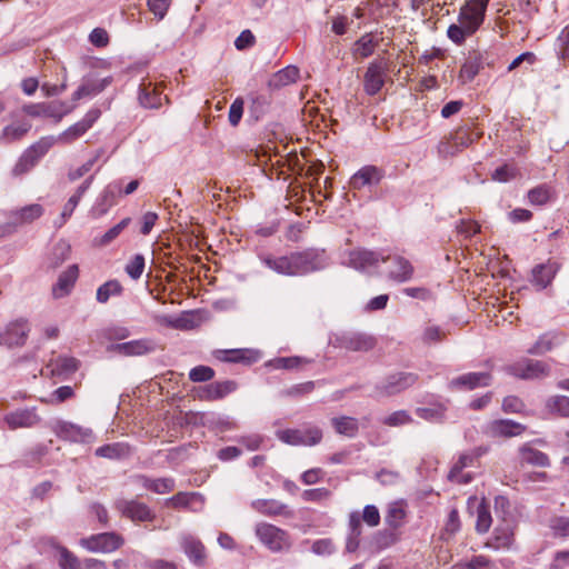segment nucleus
<instances>
[{"label": "nucleus", "mask_w": 569, "mask_h": 569, "mask_svg": "<svg viewBox=\"0 0 569 569\" xmlns=\"http://www.w3.org/2000/svg\"><path fill=\"white\" fill-rule=\"evenodd\" d=\"M490 0H467L459 9L458 21L448 27L447 37L457 46L465 43L483 24Z\"/></svg>", "instance_id": "1"}, {"label": "nucleus", "mask_w": 569, "mask_h": 569, "mask_svg": "<svg viewBox=\"0 0 569 569\" xmlns=\"http://www.w3.org/2000/svg\"><path fill=\"white\" fill-rule=\"evenodd\" d=\"M268 268L286 276L303 274L323 267V257L316 251L297 252L286 257L264 259Z\"/></svg>", "instance_id": "2"}, {"label": "nucleus", "mask_w": 569, "mask_h": 569, "mask_svg": "<svg viewBox=\"0 0 569 569\" xmlns=\"http://www.w3.org/2000/svg\"><path fill=\"white\" fill-rule=\"evenodd\" d=\"M482 136L481 131L476 130L475 124L459 127L449 138L441 141L438 151L441 156H455L465 148L471 146Z\"/></svg>", "instance_id": "3"}, {"label": "nucleus", "mask_w": 569, "mask_h": 569, "mask_svg": "<svg viewBox=\"0 0 569 569\" xmlns=\"http://www.w3.org/2000/svg\"><path fill=\"white\" fill-rule=\"evenodd\" d=\"M254 532L259 541L272 552L288 550L291 547L289 533L268 522H258Z\"/></svg>", "instance_id": "4"}, {"label": "nucleus", "mask_w": 569, "mask_h": 569, "mask_svg": "<svg viewBox=\"0 0 569 569\" xmlns=\"http://www.w3.org/2000/svg\"><path fill=\"white\" fill-rule=\"evenodd\" d=\"M276 436L280 441L290 446H316L322 439V431L318 427L310 426L278 430Z\"/></svg>", "instance_id": "5"}, {"label": "nucleus", "mask_w": 569, "mask_h": 569, "mask_svg": "<svg viewBox=\"0 0 569 569\" xmlns=\"http://www.w3.org/2000/svg\"><path fill=\"white\" fill-rule=\"evenodd\" d=\"M72 109L73 106L60 100L41 103H29L24 104L22 108L23 112L30 117L53 118L57 122L61 121V119L70 113Z\"/></svg>", "instance_id": "6"}, {"label": "nucleus", "mask_w": 569, "mask_h": 569, "mask_svg": "<svg viewBox=\"0 0 569 569\" xmlns=\"http://www.w3.org/2000/svg\"><path fill=\"white\" fill-rule=\"evenodd\" d=\"M388 64L385 60H375L366 69L363 74V90L369 96L377 94L386 83Z\"/></svg>", "instance_id": "7"}, {"label": "nucleus", "mask_w": 569, "mask_h": 569, "mask_svg": "<svg viewBox=\"0 0 569 569\" xmlns=\"http://www.w3.org/2000/svg\"><path fill=\"white\" fill-rule=\"evenodd\" d=\"M123 545V538L116 532L92 535L80 540V546L91 552H112Z\"/></svg>", "instance_id": "8"}, {"label": "nucleus", "mask_w": 569, "mask_h": 569, "mask_svg": "<svg viewBox=\"0 0 569 569\" xmlns=\"http://www.w3.org/2000/svg\"><path fill=\"white\" fill-rule=\"evenodd\" d=\"M330 343L335 348H341L349 351H368L373 348L375 340L363 333L343 332L336 335L330 340Z\"/></svg>", "instance_id": "9"}, {"label": "nucleus", "mask_w": 569, "mask_h": 569, "mask_svg": "<svg viewBox=\"0 0 569 569\" xmlns=\"http://www.w3.org/2000/svg\"><path fill=\"white\" fill-rule=\"evenodd\" d=\"M99 117H100V110H98V109L89 110L80 121L72 124L63 132H61L57 137L56 141L58 143H62V144H70L72 142H74L77 139L82 137L93 126V123L99 119Z\"/></svg>", "instance_id": "10"}, {"label": "nucleus", "mask_w": 569, "mask_h": 569, "mask_svg": "<svg viewBox=\"0 0 569 569\" xmlns=\"http://www.w3.org/2000/svg\"><path fill=\"white\" fill-rule=\"evenodd\" d=\"M3 421L8 429L17 430L20 428H33L41 421V418L37 413L36 408H24L6 413Z\"/></svg>", "instance_id": "11"}, {"label": "nucleus", "mask_w": 569, "mask_h": 569, "mask_svg": "<svg viewBox=\"0 0 569 569\" xmlns=\"http://www.w3.org/2000/svg\"><path fill=\"white\" fill-rule=\"evenodd\" d=\"M116 509L132 521H151L154 517L147 505L134 500H117Z\"/></svg>", "instance_id": "12"}, {"label": "nucleus", "mask_w": 569, "mask_h": 569, "mask_svg": "<svg viewBox=\"0 0 569 569\" xmlns=\"http://www.w3.org/2000/svg\"><path fill=\"white\" fill-rule=\"evenodd\" d=\"M44 213V208L40 203H30L8 212L9 223L14 227L32 223Z\"/></svg>", "instance_id": "13"}, {"label": "nucleus", "mask_w": 569, "mask_h": 569, "mask_svg": "<svg viewBox=\"0 0 569 569\" xmlns=\"http://www.w3.org/2000/svg\"><path fill=\"white\" fill-rule=\"evenodd\" d=\"M417 380L413 373L399 372L389 376L378 387V393L381 396H391L411 387Z\"/></svg>", "instance_id": "14"}, {"label": "nucleus", "mask_w": 569, "mask_h": 569, "mask_svg": "<svg viewBox=\"0 0 569 569\" xmlns=\"http://www.w3.org/2000/svg\"><path fill=\"white\" fill-rule=\"evenodd\" d=\"M250 506L254 511L266 517H293V511L289 506L276 499H256Z\"/></svg>", "instance_id": "15"}, {"label": "nucleus", "mask_w": 569, "mask_h": 569, "mask_svg": "<svg viewBox=\"0 0 569 569\" xmlns=\"http://www.w3.org/2000/svg\"><path fill=\"white\" fill-rule=\"evenodd\" d=\"M121 188L120 183L111 182L109 183L103 191L97 198L96 203L91 208V216L93 218H100L104 216L110 208H112L117 203V196L120 193Z\"/></svg>", "instance_id": "16"}, {"label": "nucleus", "mask_w": 569, "mask_h": 569, "mask_svg": "<svg viewBox=\"0 0 569 569\" xmlns=\"http://www.w3.org/2000/svg\"><path fill=\"white\" fill-rule=\"evenodd\" d=\"M78 360L72 357H52L46 368L41 370V375L47 377L68 376L78 369Z\"/></svg>", "instance_id": "17"}, {"label": "nucleus", "mask_w": 569, "mask_h": 569, "mask_svg": "<svg viewBox=\"0 0 569 569\" xmlns=\"http://www.w3.org/2000/svg\"><path fill=\"white\" fill-rule=\"evenodd\" d=\"M54 432L59 438L73 442H90L93 437L90 429L69 422H58Z\"/></svg>", "instance_id": "18"}, {"label": "nucleus", "mask_w": 569, "mask_h": 569, "mask_svg": "<svg viewBox=\"0 0 569 569\" xmlns=\"http://www.w3.org/2000/svg\"><path fill=\"white\" fill-rule=\"evenodd\" d=\"M139 101L144 108H159L163 102L168 101L167 96L162 94L160 86L153 84L151 81H143L140 84Z\"/></svg>", "instance_id": "19"}, {"label": "nucleus", "mask_w": 569, "mask_h": 569, "mask_svg": "<svg viewBox=\"0 0 569 569\" xmlns=\"http://www.w3.org/2000/svg\"><path fill=\"white\" fill-rule=\"evenodd\" d=\"M515 541V526L512 522L505 520L501 526H498L492 538L486 543L487 547L495 550L510 549Z\"/></svg>", "instance_id": "20"}, {"label": "nucleus", "mask_w": 569, "mask_h": 569, "mask_svg": "<svg viewBox=\"0 0 569 569\" xmlns=\"http://www.w3.org/2000/svg\"><path fill=\"white\" fill-rule=\"evenodd\" d=\"M508 371L522 379H532L545 376L547 366L539 360H525L508 367Z\"/></svg>", "instance_id": "21"}, {"label": "nucleus", "mask_w": 569, "mask_h": 569, "mask_svg": "<svg viewBox=\"0 0 569 569\" xmlns=\"http://www.w3.org/2000/svg\"><path fill=\"white\" fill-rule=\"evenodd\" d=\"M565 336L559 331H548L541 335L537 341L527 350L530 355L541 356L561 346Z\"/></svg>", "instance_id": "22"}, {"label": "nucleus", "mask_w": 569, "mask_h": 569, "mask_svg": "<svg viewBox=\"0 0 569 569\" xmlns=\"http://www.w3.org/2000/svg\"><path fill=\"white\" fill-rule=\"evenodd\" d=\"M28 331L29 328L26 321L12 322L0 333V345L7 347L20 346L24 342Z\"/></svg>", "instance_id": "23"}, {"label": "nucleus", "mask_w": 569, "mask_h": 569, "mask_svg": "<svg viewBox=\"0 0 569 569\" xmlns=\"http://www.w3.org/2000/svg\"><path fill=\"white\" fill-rule=\"evenodd\" d=\"M79 276V269L77 264H71L67 270L60 273L57 283L52 288V295L56 299L68 296Z\"/></svg>", "instance_id": "24"}, {"label": "nucleus", "mask_w": 569, "mask_h": 569, "mask_svg": "<svg viewBox=\"0 0 569 569\" xmlns=\"http://www.w3.org/2000/svg\"><path fill=\"white\" fill-rule=\"evenodd\" d=\"M380 261L386 262V258L378 252L358 250L350 253V264L358 270L367 271L378 266Z\"/></svg>", "instance_id": "25"}, {"label": "nucleus", "mask_w": 569, "mask_h": 569, "mask_svg": "<svg viewBox=\"0 0 569 569\" xmlns=\"http://www.w3.org/2000/svg\"><path fill=\"white\" fill-rule=\"evenodd\" d=\"M525 427L511 420H495L487 427L490 437H515L523 432Z\"/></svg>", "instance_id": "26"}, {"label": "nucleus", "mask_w": 569, "mask_h": 569, "mask_svg": "<svg viewBox=\"0 0 569 569\" xmlns=\"http://www.w3.org/2000/svg\"><path fill=\"white\" fill-rule=\"evenodd\" d=\"M491 382V376L488 372H469L450 381V387H463L466 389H475L477 387H486Z\"/></svg>", "instance_id": "27"}, {"label": "nucleus", "mask_w": 569, "mask_h": 569, "mask_svg": "<svg viewBox=\"0 0 569 569\" xmlns=\"http://www.w3.org/2000/svg\"><path fill=\"white\" fill-rule=\"evenodd\" d=\"M559 266L555 261H548L546 263H541L536 266L532 269V282L539 289L546 288L552 281L556 276Z\"/></svg>", "instance_id": "28"}, {"label": "nucleus", "mask_w": 569, "mask_h": 569, "mask_svg": "<svg viewBox=\"0 0 569 569\" xmlns=\"http://www.w3.org/2000/svg\"><path fill=\"white\" fill-rule=\"evenodd\" d=\"M150 341L140 339L128 342L117 343L112 346L111 350L121 356H142L152 350Z\"/></svg>", "instance_id": "29"}, {"label": "nucleus", "mask_w": 569, "mask_h": 569, "mask_svg": "<svg viewBox=\"0 0 569 569\" xmlns=\"http://www.w3.org/2000/svg\"><path fill=\"white\" fill-rule=\"evenodd\" d=\"M518 461L520 466L531 465L537 467H546L549 465L547 455L535 449L530 443H525L519 448Z\"/></svg>", "instance_id": "30"}, {"label": "nucleus", "mask_w": 569, "mask_h": 569, "mask_svg": "<svg viewBox=\"0 0 569 569\" xmlns=\"http://www.w3.org/2000/svg\"><path fill=\"white\" fill-rule=\"evenodd\" d=\"M93 181V176L88 177L76 190V192L68 199L66 204L63 206L62 212H61V222L59 226H62L66 223V221L72 216L74 209L79 204L81 198L83 194L88 191L91 183Z\"/></svg>", "instance_id": "31"}, {"label": "nucleus", "mask_w": 569, "mask_h": 569, "mask_svg": "<svg viewBox=\"0 0 569 569\" xmlns=\"http://www.w3.org/2000/svg\"><path fill=\"white\" fill-rule=\"evenodd\" d=\"M380 179V171L376 167L367 166L351 177L350 186L359 190L366 186L378 183Z\"/></svg>", "instance_id": "32"}, {"label": "nucleus", "mask_w": 569, "mask_h": 569, "mask_svg": "<svg viewBox=\"0 0 569 569\" xmlns=\"http://www.w3.org/2000/svg\"><path fill=\"white\" fill-rule=\"evenodd\" d=\"M481 450L478 449L476 453H466L461 455L459 460L451 468L448 478L451 481H456L458 483H467L470 481V475H461L463 468L471 466L473 463L475 458L481 455Z\"/></svg>", "instance_id": "33"}, {"label": "nucleus", "mask_w": 569, "mask_h": 569, "mask_svg": "<svg viewBox=\"0 0 569 569\" xmlns=\"http://www.w3.org/2000/svg\"><path fill=\"white\" fill-rule=\"evenodd\" d=\"M389 262L390 263V267H389V277L399 281V282H403V281H407L408 279H410V277L412 276V267L411 264L409 263L408 260H406L405 258L402 257H393V258H388L386 259V262Z\"/></svg>", "instance_id": "34"}, {"label": "nucleus", "mask_w": 569, "mask_h": 569, "mask_svg": "<svg viewBox=\"0 0 569 569\" xmlns=\"http://www.w3.org/2000/svg\"><path fill=\"white\" fill-rule=\"evenodd\" d=\"M181 547L191 561L194 563L203 562L206 557L204 546L199 539L190 535H183L181 536Z\"/></svg>", "instance_id": "35"}, {"label": "nucleus", "mask_w": 569, "mask_h": 569, "mask_svg": "<svg viewBox=\"0 0 569 569\" xmlns=\"http://www.w3.org/2000/svg\"><path fill=\"white\" fill-rule=\"evenodd\" d=\"M299 69L295 66H288L276 72L269 80L272 88H281L296 82L299 78Z\"/></svg>", "instance_id": "36"}, {"label": "nucleus", "mask_w": 569, "mask_h": 569, "mask_svg": "<svg viewBox=\"0 0 569 569\" xmlns=\"http://www.w3.org/2000/svg\"><path fill=\"white\" fill-rule=\"evenodd\" d=\"M137 481L146 489L156 493H168L173 490L174 481L170 478L149 479L147 477H137Z\"/></svg>", "instance_id": "37"}, {"label": "nucleus", "mask_w": 569, "mask_h": 569, "mask_svg": "<svg viewBox=\"0 0 569 569\" xmlns=\"http://www.w3.org/2000/svg\"><path fill=\"white\" fill-rule=\"evenodd\" d=\"M111 82L110 78L98 81H87L82 83L72 94V99L78 101L82 98L90 97L101 92Z\"/></svg>", "instance_id": "38"}, {"label": "nucleus", "mask_w": 569, "mask_h": 569, "mask_svg": "<svg viewBox=\"0 0 569 569\" xmlns=\"http://www.w3.org/2000/svg\"><path fill=\"white\" fill-rule=\"evenodd\" d=\"M30 128L31 124L26 121L9 124L3 128L0 139L4 143H11L20 140L30 130Z\"/></svg>", "instance_id": "39"}, {"label": "nucleus", "mask_w": 569, "mask_h": 569, "mask_svg": "<svg viewBox=\"0 0 569 569\" xmlns=\"http://www.w3.org/2000/svg\"><path fill=\"white\" fill-rule=\"evenodd\" d=\"M336 432L347 437H355L359 430V423L352 417H336L331 419Z\"/></svg>", "instance_id": "40"}, {"label": "nucleus", "mask_w": 569, "mask_h": 569, "mask_svg": "<svg viewBox=\"0 0 569 569\" xmlns=\"http://www.w3.org/2000/svg\"><path fill=\"white\" fill-rule=\"evenodd\" d=\"M131 219L124 218L119 223L110 228L100 237H94L93 244L97 247H106L116 240L120 233L130 224Z\"/></svg>", "instance_id": "41"}, {"label": "nucleus", "mask_w": 569, "mask_h": 569, "mask_svg": "<svg viewBox=\"0 0 569 569\" xmlns=\"http://www.w3.org/2000/svg\"><path fill=\"white\" fill-rule=\"evenodd\" d=\"M122 292V286L118 280H109L101 284L97 290V301L106 303L111 297L120 296Z\"/></svg>", "instance_id": "42"}, {"label": "nucleus", "mask_w": 569, "mask_h": 569, "mask_svg": "<svg viewBox=\"0 0 569 569\" xmlns=\"http://www.w3.org/2000/svg\"><path fill=\"white\" fill-rule=\"evenodd\" d=\"M127 455H129V447L120 442L106 445L96 450V456L108 459H118Z\"/></svg>", "instance_id": "43"}, {"label": "nucleus", "mask_w": 569, "mask_h": 569, "mask_svg": "<svg viewBox=\"0 0 569 569\" xmlns=\"http://www.w3.org/2000/svg\"><path fill=\"white\" fill-rule=\"evenodd\" d=\"M406 518V510L402 502H392L388 507L386 522L389 527L399 528Z\"/></svg>", "instance_id": "44"}, {"label": "nucleus", "mask_w": 569, "mask_h": 569, "mask_svg": "<svg viewBox=\"0 0 569 569\" xmlns=\"http://www.w3.org/2000/svg\"><path fill=\"white\" fill-rule=\"evenodd\" d=\"M552 189L547 184H540L528 192V201L532 206H543L551 200Z\"/></svg>", "instance_id": "45"}, {"label": "nucleus", "mask_w": 569, "mask_h": 569, "mask_svg": "<svg viewBox=\"0 0 569 569\" xmlns=\"http://www.w3.org/2000/svg\"><path fill=\"white\" fill-rule=\"evenodd\" d=\"M377 42L371 34H365L356 41L353 46V54L360 58H367L375 51Z\"/></svg>", "instance_id": "46"}, {"label": "nucleus", "mask_w": 569, "mask_h": 569, "mask_svg": "<svg viewBox=\"0 0 569 569\" xmlns=\"http://www.w3.org/2000/svg\"><path fill=\"white\" fill-rule=\"evenodd\" d=\"M41 144H38L32 150L27 151L16 163V166L12 169V174L16 177H19L21 174L27 173L37 161V158L33 156L37 148H40Z\"/></svg>", "instance_id": "47"}, {"label": "nucleus", "mask_w": 569, "mask_h": 569, "mask_svg": "<svg viewBox=\"0 0 569 569\" xmlns=\"http://www.w3.org/2000/svg\"><path fill=\"white\" fill-rule=\"evenodd\" d=\"M447 408L443 403H436L429 407L417 408L416 413L429 421H440L445 417Z\"/></svg>", "instance_id": "48"}, {"label": "nucleus", "mask_w": 569, "mask_h": 569, "mask_svg": "<svg viewBox=\"0 0 569 569\" xmlns=\"http://www.w3.org/2000/svg\"><path fill=\"white\" fill-rule=\"evenodd\" d=\"M491 561L486 556H476L470 560L459 561L453 566V569H490Z\"/></svg>", "instance_id": "49"}, {"label": "nucleus", "mask_w": 569, "mask_h": 569, "mask_svg": "<svg viewBox=\"0 0 569 569\" xmlns=\"http://www.w3.org/2000/svg\"><path fill=\"white\" fill-rule=\"evenodd\" d=\"M490 526H491L490 512L488 510V507L483 502H481L477 509L476 530L479 533H485L489 530Z\"/></svg>", "instance_id": "50"}, {"label": "nucleus", "mask_w": 569, "mask_h": 569, "mask_svg": "<svg viewBox=\"0 0 569 569\" xmlns=\"http://www.w3.org/2000/svg\"><path fill=\"white\" fill-rule=\"evenodd\" d=\"M74 395L73 389L70 386H63L54 390L50 397L42 398L41 401L49 405H58L61 403Z\"/></svg>", "instance_id": "51"}, {"label": "nucleus", "mask_w": 569, "mask_h": 569, "mask_svg": "<svg viewBox=\"0 0 569 569\" xmlns=\"http://www.w3.org/2000/svg\"><path fill=\"white\" fill-rule=\"evenodd\" d=\"M144 270V257L140 253L134 254L132 259L126 266V272L128 276L137 280L141 277Z\"/></svg>", "instance_id": "52"}, {"label": "nucleus", "mask_w": 569, "mask_h": 569, "mask_svg": "<svg viewBox=\"0 0 569 569\" xmlns=\"http://www.w3.org/2000/svg\"><path fill=\"white\" fill-rule=\"evenodd\" d=\"M459 530H460L459 515L456 509H452L448 515L441 537L443 539H448V538L452 537L455 533H457Z\"/></svg>", "instance_id": "53"}, {"label": "nucleus", "mask_w": 569, "mask_h": 569, "mask_svg": "<svg viewBox=\"0 0 569 569\" xmlns=\"http://www.w3.org/2000/svg\"><path fill=\"white\" fill-rule=\"evenodd\" d=\"M244 350L231 349V350H216L213 356L216 359L224 362H240L244 360Z\"/></svg>", "instance_id": "54"}, {"label": "nucleus", "mask_w": 569, "mask_h": 569, "mask_svg": "<svg viewBox=\"0 0 569 569\" xmlns=\"http://www.w3.org/2000/svg\"><path fill=\"white\" fill-rule=\"evenodd\" d=\"M548 408L552 411L560 413L563 417H569V397L556 396L548 400Z\"/></svg>", "instance_id": "55"}, {"label": "nucleus", "mask_w": 569, "mask_h": 569, "mask_svg": "<svg viewBox=\"0 0 569 569\" xmlns=\"http://www.w3.org/2000/svg\"><path fill=\"white\" fill-rule=\"evenodd\" d=\"M214 377V370L207 366H197L189 372V378L193 382L209 381Z\"/></svg>", "instance_id": "56"}, {"label": "nucleus", "mask_w": 569, "mask_h": 569, "mask_svg": "<svg viewBox=\"0 0 569 569\" xmlns=\"http://www.w3.org/2000/svg\"><path fill=\"white\" fill-rule=\"evenodd\" d=\"M549 527L555 536L569 537V517H555L550 520Z\"/></svg>", "instance_id": "57"}, {"label": "nucleus", "mask_w": 569, "mask_h": 569, "mask_svg": "<svg viewBox=\"0 0 569 569\" xmlns=\"http://www.w3.org/2000/svg\"><path fill=\"white\" fill-rule=\"evenodd\" d=\"M517 176V169L512 166H509V164H503L499 168H497L492 174H491V178L492 180L495 181H498V182H508L510 180H512L513 178H516Z\"/></svg>", "instance_id": "58"}, {"label": "nucleus", "mask_w": 569, "mask_h": 569, "mask_svg": "<svg viewBox=\"0 0 569 569\" xmlns=\"http://www.w3.org/2000/svg\"><path fill=\"white\" fill-rule=\"evenodd\" d=\"M411 421V417L405 410L395 411L383 419V423L390 427L403 426Z\"/></svg>", "instance_id": "59"}, {"label": "nucleus", "mask_w": 569, "mask_h": 569, "mask_svg": "<svg viewBox=\"0 0 569 569\" xmlns=\"http://www.w3.org/2000/svg\"><path fill=\"white\" fill-rule=\"evenodd\" d=\"M99 157H100V152H98L94 157H92L91 159L86 161L80 167L70 170L68 173L69 180L76 181V180L80 179L81 177H83L86 173H88L92 169L93 164L97 162Z\"/></svg>", "instance_id": "60"}, {"label": "nucleus", "mask_w": 569, "mask_h": 569, "mask_svg": "<svg viewBox=\"0 0 569 569\" xmlns=\"http://www.w3.org/2000/svg\"><path fill=\"white\" fill-rule=\"evenodd\" d=\"M59 566L61 569H80V561L68 549L60 548Z\"/></svg>", "instance_id": "61"}, {"label": "nucleus", "mask_w": 569, "mask_h": 569, "mask_svg": "<svg viewBox=\"0 0 569 569\" xmlns=\"http://www.w3.org/2000/svg\"><path fill=\"white\" fill-rule=\"evenodd\" d=\"M302 362L305 361L299 357H284L273 359L269 365L274 369H293L298 368Z\"/></svg>", "instance_id": "62"}, {"label": "nucleus", "mask_w": 569, "mask_h": 569, "mask_svg": "<svg viewBox=\"0 0 569 569\" xmlns=\"http://www.w3.org/2000/svg\"><path fill=\"white\" fill-rule=\"evenodd\" d=\"M557 43L559 58L569 59V24L559 34Z\"/></svg>", "instance_id": "63"}, {"label": "nucleus", "mask_w": 569, "mask_h": 569, "mask_svg": "<svg viewBox=\"0 0 569 569\" xmlns=\"http://www.w3.org/2000/svg\"><path fill=\"white\" fill-rule=\"evenodd\" d=\"M549 569H569V550L556 552Z\"/></svg>", "instance_id": "64"}]
</instances>
